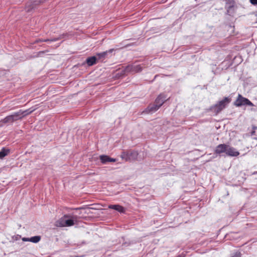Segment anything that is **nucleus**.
Here are the masks:
<instances>
[{"label":"nucleus","instance_id":"nucleus-1","mask_svg":"<svg viewBox=\"0 0 257 257\" xmlns=\"http://www.w3.org/2000/svg\"><path fill=\"white\" fill-rule=\"evenodd\" d=\"M35 109H28L26 110H20L12 115L7 116L3 120L0 121V127H4V124L12 123L15 121L22 119L24 116L30 114L34 111Z\"/></svg>","mask_w":257,"mask_h":257},{"label":"nucleus","instance_id":"nucleus-2","mask_svg":"<svg viewBox=\"0 0 257 257\" xmlns=\"http://www.w3.org/2000/svg\"><path fill=\"white\" fill-rule=\"evenodd\" d=\"M77 219V216L76 215H65L56 222L55 225L57 227L71 226L74 225Z\"/></svg>","mask_w":257,"mask_h":257},{"label":"nucleus","instance_id":"nucleus-3","mask_svg":"<svg viewBox=\"0 0 257 257\" xmlns=\"http://www.w3.org/2000/svg\"><path fill=\"white\" fill-rule=\"evenodd\" d=\"M231 99L228 97H225L221 101L218 102L216 104L210 108V110L216 114L219 113L221 110L225 108L226 106L230 102Z\"/></svg>","mask_w":257,"mask_h":257},{"label":"nucleus","instance_id":"nucleus-4","mask_svg":"<svg viewBox=\"0 0 257 257\" xmlns=\"http://www.w3.org/2000/svg\"><path fill=\"white\" fill-rule=\"evenodd\" d=\"M138 153L135 151L130 150L126 152H122L120 157L125 161H135L137 160Z\"/></svg>","mask_w":257,"mask_h":257},{"label":"nucleus","instance_id":"nucleus-5","mask_svg":"<svg viewBox=\"0 0 257 257\" xmlns=\"http://www.w3.org/2000/svg\"><path fill=\"white\" fill-rule=\"evenodd\" d=\"M234 105L237 107L242 105L253 106V104L247 98L243 97L241 94H238L237 97L234 102Z\"/></svg>","mask_w":257,"mask_h":257},{"label":"nucleus","instance_id":"nucleus-6","mask_svg":"<svg viewBox=\"0 0 257 257\" xmlns=\"http://www.w3.org/2000/svg\"><path fill=\"white\" fill-rule=\"evenodd\" d=\"M47 0H30L26 4L25 10L27 13H30L33 10L37 8V7L40 4L43 3Z\"/></svg>","mask_w":257,"mask_h":257},{"label":"nucleus","instance_id":"nucleus-7","mask_svg":"<svg viewBox=\"0 0 257 257\" xmlns=\"http://www.w3.org/2000/svg\"><path fill=\"white\" fill-rule=\"evenodd\" d=\"M143 67L141 65L131 64L125 67V72L138 73L142 71Z\"/></svg>","mask_w":257,"mask_h":257},{"label":"nucleus","instance_id":"nucleus-8","mask_svg":"<svg viewBox=\"0 0 257 257\" xmlns=\"http://www.w3.org/2000/svg\"><path fill=\"white\" fill-rule=\"evenodd\" d=\"M160 107L157 105L155 102L153 104H150L143 111L144 113H153L156 111Z\"/></svg>","mask_w":257,"mask_h":257},{"label":"nucleus","instance_id":"nucleus-9","mask_svg":"<svg viewBox=\"0 0 257 257\" xmlns=\"http://www.w3.org/2000/svg\"><path fill=\"white\" fill-rule=\"evenodd\" d=\"M226 155L231 157H236L239 155V153L236 151V150L231 147L229 145H227V148H226Z\"/></svg>","mask_w":257,"mask_h":257},{"label":"nucleus","instance_id":"nucleus-10","mask_svg":"<svg viewBox=\"0 0 257 257\" xmlns=\"http://www.w3.org/2000/svg\"><path fill=\"white\" fill-rule=\"evenodd\" d=\"M227 148V145L226 144H220L218 145L215 148L214 152L216 154H220L223 153H225Z\"/></svg>","mask_w":257,"mask_h":257},{"label":"nucleus","instance_id":"nucleus-11","mask_svg":"<svg viewBox=\"0 0 257 257\" xmlns=\"http://www.w3.org/2000/svg\"><path fill=\"white\" fill-rule=\"evenodd\" d=\"M166 100V97L164 94L159 95L155 101V103L161 107Z\"/></svg>","mask_w":257,"mask_h":257},{"label":"nucleus","instance_id":"nucleus-12","mask_svg":"<svg viewBox=\"0 0 257 257\" xmlns=\"http://www.w3.org/2000/svg\"><path fill=\"white\" fill-rule=\"evenodd\" d=\"M100 160L102 164H106L107 162L116 161L115 159L111 158L108 156L101 155L100 156Z\"/></svg>","mask_w":257,"mask_h":257},{"label":"nucleus","instance_id":"nucleus-13","mask_svg":"<svg viewBox=\"0 0 257 257\" xmlns=\"http://www.w3.org/2000/svg\"><path fill=\"white\" fill-rule=\"evenodd\" d=\"M64 36H65L64 34H62V35H60L58 37L55 38L51 39H39L38 40H36L35 41V43H38L39 42H47L56 41H58V40L63 38L64 37Z\"/></svg>","mask_w":257,"mask_h":257},{"label":"nucleus","instance_id":"nucleus-14","mask_svg":"<svg viewBox=\"0 0 257 257\" xmlns=\"http://www.w3.org/2000/svg\"><path fill=\"white\" fill-rule=\"evenodd\" d=\"M110 209L115 210L120 213H123L125 211V209L122 206L115 204V205H110L108 206Z\"/></svg>","mask_w":257,"mask_h":257},{"label":"nucleus","instance_id":"nucleus-15","mask_svg":"<svg viewBox=\"0 0 257 257\" xmlns=\"http://www.w3.org/2000/svg\"><path fill=\"white\" fill-rule=\"evenodd\" d=\"M97 57L95 56L88 57L86 60V62L89 66H92L96 63Z\"/></svg>","mask_w":257,"mask_h":257},{"label":"nucleus","instance_id":"nucleus-16","mask_svg":"<svg viewBox=\"0 0 257 257\" xmlns=\"http://www.w3.org/2000/svg\"><path fill=\"white\" fill-rule=\"evenodd\" d=\"M226 9L228 13L234 7V2L232 0H228L226 4Z\"/></svg>","mask_w":257,"mask_h":257},{"label":"nucleus","instance_id":"nucleus-17","mask_svg":"<svg viewBox=\"0 0 257 257\" xmlns=\"http://www.w3.org/2000/svg\"><path fill=\"white\" fill-rule=\"evenodd\" d=\"M108 52L107 51H104L102 52L101 53H97L96 55V56L97 57V60H100V59H104L107 55Z\"/></svg>","mask_w":257,"mask_h":257},{"label":"nucleus","instance_id":"nucleus-18","mask_svg":"<svg viewBox=\"0 0 257 257\" xmlns=\"http://www.w3.org/2000/svg\"><path fill=\"white\" fill-rule=\"evenodd\" d=\"M9 153L10 150L9 149L3 148L0 151V159H3L4 157L8 155Z\"/></svg>","mask_w":257,"mask_h":257},{"label":"nucleus","instance_id":"nucleus-19","mask_svg":"<svg viewBox=\"0 0 257 257\" xmlns=\"http://www.w3.org/2000/svg\"><path fill=\"white\" fill-rule=\"evenodd\" d=\"M40 239L41 236L39 235L34 236L30 238V242H32L33 243H37L40 240Z\"/></svg>","mask_w":257,"mask_h":257},{"label":"nucleus","instance_id":"nucleus-20","mask_svg":"<svg viewBox=\"0 0 257 257\" xmlns=\"http://www.w3.org/2000/svg\"><path fill=\"white\" fill-rule=\"evenodd\" d=\"M250 136L252 137V139H255V140H257V136L255 135V131H252L251 132Z\"/></svg>","mask_w":257,"mask_h":257},{"label":"nucleus","instance_id":"nucleus-21","mask_svg":"<svg viewBox=\"0 0 257 257\" xmlns=\"http://www.w3.org/2000/svg\"><path fill=\"white\" fill-rule=\"evenodd\" d=\"M249 2L253 5H257V0H249Z\"/></svg>","mask_w":257,"mask_h":257},{"label":"nucleus","instance_id":"nucleus-22","mask_svg":"<svg viewBox=\"0 0 257 257\" xmlns=\"http://www.w3.org/2000/svg\"><path fill=\"white\" fill-rule=\"evenodd\" d=\"M22 240L24 241H30V238L24 237Z\"/></svg>","mask_w":257,"mask_h":257},{"label":"nucleus","instance_id":"nucleus-23","mask_svg":"<svg viewBox=\"0 0 257 257\" xmlns=\"http://www.w3.org/2000/svg\"><path fill=\"white\" fill-rule=\"evenodd\" d=\"M44 53V51H40V52H38L37 56H40L41 54H43Z\"/></svg>","mask_w":257,"mask_h":257},{"label":"nucleus","instance_id":"nucleus-24","mask_svg":"<svg viewBox=\"0 0 257 257\" xmlns=\"http://www.w3.org/2000/svg\"><path fill=\"white\" fill-rule=\"evenodd\" d=\"M113 51H114V49H109L108 51H107L108 52V53H111V52H112Z\"/></svg>","mask_w":257,"mask_h":257},{"label":"nucleus","instance_id":"nucleus-25","mask_svg":"<svg viewBox=\"0 0 257 257\" xmlns=\"http://www.w3.org/2000/svg\"><path fill=\"white\" fill-rule=\"evenodd\" d=\"M252 128H253V129L256 128V127H255V126H253V127H252Z\"/></svg>","mask_w":257,"mask_h":257},{"label":"nucleus","instance_id":"nucleus-26","mask_svg":"<svg viewBox=\"0 0 257 257\" xmlns=\"http://www.w3.org/2000/svg\"><path fill=\"white\" fill-rule=\"evenodd\" d=\"M177 257H181V256L179 255V256H177Z\"/></svg>","mask_w":257,"mask_h":257}]
</instances>
